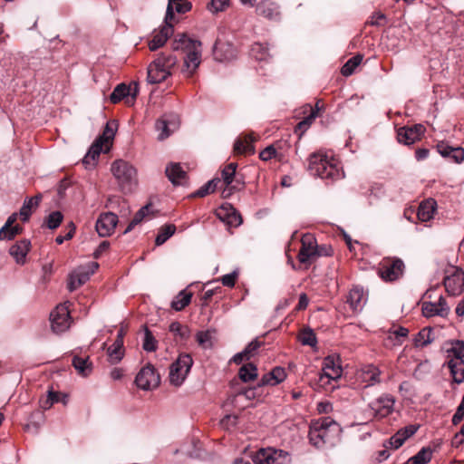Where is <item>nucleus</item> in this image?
Here are the masks:
<instances>
[{
	"label": "nucleus",
	"instance_id": "1",
	"mask_svg": "<svg viewBox=\"0 0 464 464\" xmlns=\"http://www.w3.org/2000/svg\"><path fill=\"white\" fill-rule=\"evenodd\" d=\"M342 427L331 417H322L313 421L309 428L310 443L317 449L335 446L340 440Z\"/></svg>",
	"mask_w": 464,
	"mask_h": 464
},
{
	"label": "nucleus",
	"instance_id": "2",
	"mask_svg": "<svg viewBox=\"0 0 464 464\" xmlns=\"http://www.w3.org/2000/svg\"><path fill=\"white\" fill-rule=\"evenodd\" d=\"M308 170L323 179L337 180L343 177L338 161L324 151L314 152L309 156Z\"/></svg>",
	"mask_w": 464,
	"mask_h": 464
},
{
	"label": "nucleus",
	"instance_id": "3",
	"mask_svg": "<svg viewBox=\"0 0 464 464\" xmlns=\"http://www.w3.org/2000/svg\"><path fill=\"white\" fill-rule=\"evenodd\" d=\"M172 48L186 51L184 72L188 77L191 76L201 63V43L187 37L186 34H179L172 44Z\"/></svg>",
	"mask_w": 464,
	"mask_h": 464
},
{
	"label": "nucleus",
	"instance_id": "4",
	"mask_svg": "<svg viewBox=\"0 0 464 464\" xmlns=\"http://www.w3.org/2000/svg\"><path fill=\"white\" fill-rule=\"evenodd\" d=\"M176 63L177 58L172 54H160L148 66L147 82L156 84L165 81L170 75V69Z\"/></svg>",
	"mask_w": 464,
	"mask_h": 464
},
{
	"label": "nucleus",
	"instance_id": "5",
	"mask_svg": "<svg viewBox=\"0 0 464 464\" xmlns=\"http://www.w3.org/2000/svg\"><path fill=\"white\" fill-rule=\"evenodd\" d=\"M314 234H303L301 237V248L298 253V260L301 264H311L316 256H331L333 249L326 246H319Z\"/></svg>",
	"mask_w": 464,
	"mask_h": 464
},
{
	"label": "nucleus",
	"instance_id": "6",
	"mask_svg": "<svg viewBox=\"0 0 464 464\" xmlns=\"http://www.w3.org/2000/svg\"><path fill=\"white\" fill-rule=\"evenodd\" d=\"M111 172L123 190H130L137 184V171L129 162L119 160L112 163Z\"/></svg>",
	"mask_w": 464,
	"mask_h": 464
},
{
	"label": "nucleus",
	"instance_id": "7",
	"mask_svg": "<svg viewBox=\"0 0 464 464\" xmlns=\"http://www.w3.org/2000/svg\"><path fill=\"white\" fill-rule=\"evenodd\" d=\"M193 365V359L188 353H180L169 367V382L172 385L180 386L186 380Z\"/></svg>",
	"mask_w": 464,
	"mask_h": 464
},
{
	"label": "nucleus",
	"instance_id": "8",
	"mask_svg": "<svg viewBox=\"0 0 464 464\" xmlns=\"http://www.w3.org/2000/svg\"><path fill=\"white\" fill-rule=\"evenodd\" d=\"M404 267V263L400 258H384L380 263L378 274L382 280L392 282L402 276Z\"/></svg>",
	"mask_w": 464,
	"mask_h": 464
},
{
	"label": "nucleus",
	"instance_id": "9",
	"mask_svg": "<svg viewBox=\"0 0 464 464\" xmlns=\"http://www.w3.org/2000/svg\"><path fill=\"white\" fill-rule=\"evenodd\" d=\"M160 382V375L150 363L142 367L135 378L136 385L143 391H150L157 388Z\"/></svg>",
	"mask_w": 464,
	"mask_h": 464
},
{
	"label": "nucleus",
	"instance_id": "10",
	"mask_svg": "<svg viewBox=\"0 0 464 464\" xmlns=\"http://www.w3.org/2000/svg\"><path fill=\"white\" fill-rule=\"evenodd\" d=\"M99 268V264L97 262H90L85 266H80L75 270H73L69 277L68 288L71 292L74 291L84 283H86L91 275L94 274V272Z\"/></svg>",
	"mask_w": 464,
	"mask_h": 464
},
{
	"label": "nucleus",
	"instance_id": "11",
	"mask_svg": "<svg viewBox=\"0 0 464 464\" xmlns=\"http://www.w3.org/2000/svg\"><path fill=\"white\" fill-rule=\"evenodd\" d=\"M258 464H291L292 459L288 452L273 448L261 449L256 454Z\"/></svg>",
	"mask_w": 464,
	"mask_h": 464
},
{
	"label": "nucleus",
	"instance_id": "12",
	"mask_svg": "<svg viewBox=\"0 0 464 464\" xmlns=\"http://www.w3.org/2000/svg\"><path fill=\"white\" fill-rule=\"evenodd\" d=\"M52 330L62 334L70 327V312L65 305L60 304L50 314Z\"/></svg>",
	"mask_w": 464,
	"mask_h": 464
},
{
	"label": "nucleus",
	"instance_id": "13",
	"mask_svg": "<svg viewBox=\"0 0 464 464\" xmlns=\"http://www.w3.org/2000/svg\"><path fill=\"white\" fill-rule=\"evenodd\" d=\"M424 132L425 127L421 124L401 127L397 130V140L401 144L411 145L420 140Z\"/></svg>",
	"mask_w": 464,
	"mask_h": 464
},
{
	"label": "nucleus",
	"instance_id": "14",
	"mask_svg": "<svg viewBox=\"0 0 464 464\" xmlns=\"http://www.w3.org/2000/svg\"><path fill=\"white\" fill-rule=\"evenodd\" d=\"M443 283L448 294L451 295H459L464 288V271L454 267L453 272L445 276Z\"/></svg>",
	"mask_w": 464,
	"mask_h": 464
},
{
	"label": "nucleus",
	"instance_id": "15",
	"mask_svg": "<svg viewBox=\"0 0 464 464\" xmlns=\"http://www.w3.org/2000/svg\"><path fill=\"white\" fill-rule=\"evenodd\" d=\"M421 310L425 317L437 315L445 318L450 314V308L445 298L440 296L437 302H423Z\"/></svg>",
	"mask_w": 464,
	"mask_h": 464
},
{
	"label": "nucleus",
	"instance_id": "16",
	"mask_svg": "<svg viewBox=\"0 0 464 464\" xmlns=\"http://www.w3.org/2000/svg\"><path fill=\"white\" fill-rule=\"evenodd\" d=\"M324 373L320 376V381L324 378L330 380H337L342 376L343 369L340 364V359L335 355H328L323 362Z\"/></svg>",
	"mask_w": 464,
	"mask_h": 464
},
{
	"label": "nucleus",
	"instance_id": "17",
	"mask_svg": "<svg viewBox=\"0 0 464 464\" xmlns=\"http://www.w3.org/2000/svg\"><path fill=\"white\" fill-rule=\"evenodd\" d=\"M395 400L391 395H382L371 404V408L374 411V416L382 419L390 415L393 411Z\"/></svg>",
	"mask_w": 464,
	"mask_h": 464
},
{
	"label": "nucleus",
	"instance_id": "18",
	"mask_svg": "<svg viewBox=\"0 0 464 464\" xmlns=\"http://www.w3.org/2000/svg\"><path fill=\"white\" fill-rule=\"evenodd\" d=\"M380 375L381 370L377 366L367 364L357 372V380L364 383V387L366 388L380 383Z\"/></svg>",
	"mask_w": 464,
	"mask_h": 464
},
{
	"label": "nucleus",
	"instance_id": "19",
	"mask_svg": "<svg viewBox=\"0 0 464 464\" xmlns=\"http://www.w3.org/2000/svg\"><path fill=\"white\" fill-rule=\"evenodd\" d=\"M367 302V293L363 287L354 285L347 295V304L353 313L361 312Z\"/></svg>",
	"mask_w": 464,
	"mask_h": 464
},
{
	"label": "nucleus",
	"instance_id": "20",
	"mask_svg": "<svg viewBox=\"0 0 464 464\" xmlns=\"http://www.w3.org/2000/svg\"><path fill=\"white\" fill-rule=\"evenodd\" d=\"M125 334V330L121 327L117 334L115 341L107 350L108 360L111 364L120 362L124 356L123 338Z\"/></svg>",
	"mask_w": 464,
	"mask_h": 464
},
{
	"label": "nucleus",
	"instance_id": "21",
	"mask_svg": "<svg viewBox=\"0 0 464 464\" xmlns=\"http://www.w3.org/2000/svg\"><path fill=\"white\" fill-rule=\"evenodd\" d=\"M172 34L173 27L171 23H165L159 31L154 33L152 39L149 42L150 50L156 51L163 46Z\"/></svg>",
	"mask_w": 464,
	"mask_h": 464
},
{
	"label": "nucleus",
	"instance_id": "22",
	"mask_svg": "<svg viewBox=\"0 0 464 464\" xmlns=\"http://www.w3.org/2000/svg\"><path fill=\"white\" fill-rule=\"evenodd\" d=\"M110 146L105 145L101 140H95V141L90 147L88 152L82 160V163L86 168L93 167L96 164L97 159L99 158L102 151H108Z\"/></svg>",
	"mask_w": 464,
	"mask_h": 464
},
{
	"label": "nucleus",
	"instance_id": "23",
	"mask_svg": "<svg viewBox=\"0 0 464 464\" xmlns=\"http://www.w3.org/2000/svg\"><path fill=\"white\" fill-rule=\"evenodd\" d=\"M256 14L270 20L280 18V10L277 4L270 0H262L256 5Z\"/></svg>",
	"mask_w": 464,
	"mask_h": 464
},
{
	"label": "nucleus",
	"instance_id": "24",
	"mask_svg": "<svg viewBox=\"0 0 464 464\" xmlns=\"http://www.w3.org/2000/svg\"><path fill=\"white\" fill-rule=\"evenodd\" d=\"M156 209L151 203L142 207L134 216L130 223L128 225L124 232H130L135 228V226L143 222L150 220L154 217Z\"/></svg>",
	"mask_w": 464,
	"mask_h": 464
},
{
	"label": "nucleus",
	"instance_id": "25",
	"mask_svg": "<svg viewBox=\"0 0 464 464\" xmlns=\"http://www.w3.org/2000/svg\"><path fill=\"white\" fill-rule=\"evenodd\" d=\"M31 242L27 239H23L13 245L10 249V255L14 258L17 264H24L25 257L30 250Z\"/></svg>",
	"mask_w": 464,
	"mask_h": 464
},
{
	"label": "nucleus",
	"instance_id": "26",
	"mask_svg": "<svg viewBox=\"0 0 464 464\" xmlns=\"http://www.w3.org/2000/svg\"><path fill=\"white\" fill-rule=\"evenodd\" d=\"M191 8V4L186 0H169L165 23H171L174 17V10L179 14H185Z\"/></svg>",
	"mask_w": 464,
	"mask_h": 464
},
{
	"label": "nucleus",
	"instance_id": "27",
	"mask_svg": "<svg viewBox=\"0 0 464 464\" xmlns=\"http://www.w3.org/2000/svg\"><path fill=\"white\" fill-rule=\"evenodd\" d=\"M166 175L173 185H184L187 182V173L179 163H171L166 168Z\"/></svg>",
	"mask_w": 464,
	"mask_h": 464
},
{
	"label": "nucleus",
	"instance_id": "28",
	"mask_svg": "<svg viewBox=\"0 0 464 464\" xmlns=\"http://www.w3.org/2000/svg\"><path fill=\"white\" fill-rule=\"evenodd\" d=\"M418 430V426L409 425L405 428L399 430L389 440L391 446L397 450L399 449L404 441L411 437Z\"/></svg>",
	"mask_w": 464,
	"mask_h": 464
},
{
	"label": "nucleus",
	"instance_id": "29",
	"mask_svg": "<svg viewBox=\"0 0 464 464\" xmlns=\"http://www.w3.org/2000/svg\"><path fill=\"white\" fill-rule=\"evenodd\" d=\"M436 209V200L431 198H427L420 204L417 211V217L420 221L427 222L433 218Z\"/></svg>",
	"mask_w": 464,
	"mask_h": 464
},
{
	"label": "nucleus",
	"instance_id": "30",
	"mask_svg": "<svg viewBox=\"0 0 464 464\" xmlns=\"http://www.w3.org/2000/svg\"><path fill=\"white\" fill-rule=\"evenodd\" d=\"M117 223V215L112 212L102 213L96 221V231L104 230L105 232H111L116 227Z\"/></svg>",
	"mask_w": 464,
	"mask_h": 464
},
{
	"label": "nucleus",
	"instance_id": "31",
	"mask_svg": "<svg viewBox=\"0 0 464 464\" xmlns=\"http://www.w3.org/2000/svg\"><path fill=\"white\" fill-rule=\"evenodd\" d=\"M177 126L178 125L174 118L172 120H169L166 117H163L158 120L155 124V128L159 132L158 139L160 140L167 139Z\"/></svg>",
	"mask_w": 464,
	"mask_h": 464
},
{
	"label": "nucleus",
	"instance_id": "32",
	"mask_svg": "<svg viewBox=\"0 0 464 464\" xmlns=\"http://www.w3.org/2000/svg\"><path fill=\"white\" fill-rule=\"evenodd\" d=\"M447 366L450 372L453 382L459 384L464 381V360L451 358L447 361Z\"/></svg>",
	"mask_w": 464,
	"mask_h": 464
},
{
	"label": "nucleus",
	"instance_id": "33",
	"mask_svg": "<svg viewBox=\"0 0 464 464\" xmlns=\"http://www.w3.org/2000/svg\"><path fill=\"white\" fill-rule=\"evenodd\" d=\"M254 141L255 139L251 134L239 137L234 143V151L237 154H254Z\"/></svg>",
	"mask_w": 464,
	"mask_h": 464
},
{
	"label": "nucleus",
	"instance_id": "34",
	"mask_svg": "<svg viewBox=\"0 0 464 464\" xmlns=\"http://www.w3.org/2000/svg\"><path fill=\"white\" fill-rule=\"evenodd\" d=\"M286 377L285 369L275 367L269 373L265 374L261 379V384L276 385L282 382Z\"/></svg>",
	"mask_w": 464,
	"mask_h": 464
},
{
	"label": "nucleus",
	"instance_id": "35",
	"mask_svg": "<svg viewBox=\"0 0 464 464\" xmlns=\"http://www.w3.org/2000/svg\"><path fill=\"white\" fill-rule=\"evenodd\" d=\"M169 331L174 335L175 340L186 342L190 336V329L188 325L181 324L179 322H172L169 326Z\"/></svg>",
	"mask_w": 464,
	"mask_h": 464
},
{
	"label": "nucleus",
	"instance_id": "36",
	"mask_svg": "<svg viewBox=\"0 0 464 464\" xmlns=\"http://www.w3.org/2000/svg\"><path fill=\"white\" fill-rule=\"evenodd\" d=\"M41 200V196L26 198L20 208L19 216L21 219L25 222L29 219L32 211L35 209Z\"/></svg>",
	"mask_w": 464,
	"mask_h": 464
},
{
	"label": "nucleus",
	"instance_id": "37",
	"mask_svg": "<svg viewBox=\"0 0 464 464\" xmlns=\"http://www.w3.org/2000/svg\"><path fill=\"white\" fill-rule=\"evenodd\" d=\"M191 298V292L182 290L172 300L171 308L174 309L175 311H181L189 304Z\"/></svg>",
	"mask_w": 464,
	"mask_h": 464
},
{
	"label": "nucleus",
	"instance_id": "38",
	"mask_svg": "<svg viewBox=\"0 0 464 464\" xmlns=\"http://www.w3.org/2000/svg\"><path fill=\"white\" fill-rule=\"evenodd\" d=\"M214 56L217 60L225 61L235 57V51L230 44H216L213 49Z\"/></svg>",
	"mask_w": 464,
	"mask_h": 464
},
{
	"label": "nucleus",
	"instance_id": "39",
	"mask_svg": "<svg viewBox=\"0 0 464 464\" xmlns=\"http://www.w3.org/2000/svg\"><path fill=\"white\" fill-rule=\"evenodd\" d=\"M238 376L244 382L254 381L257 377V368L253 363L244 364L239 369Z\"/></svg>",
	"mask_w": 464,
	"mask_h": 464
},
{
	"label": "nucleus",
	"instance_id": "40",
	"mask_svg": "<svg viewBox=\"0 0 464 464\" xmlns=\"http://www.w3.org/2000/svg\"><path fill=\"white\" fill-rule=\"evenodd\" d=\"M432 329L423 328L421 329L416 337L414 338V344L417 347H424L433 341Z\"/></svg>",
	"mask_w": 464,
	"mask_h": 464
},
{
	"label": "nucleus",
	"instance_id": "41",
	"mask_svg": "<svg viewBox=\"0 0 464 464\" xmlns=\"http://www.w3.org/2000/svg\"><path fill=\"white\" fill-rule=\"evenodd\" d=\"M432 457L430 448H422L416 455L407 460V464H427Z\"/></svg>",
	"mask_w": 464,
	"mask_h": 464
},
{
	"label": "nucleus",
	"instance_id": "42",
	"mask_svg": "<svg viewBox=\"0 0 464 464\" xmlns=\"http://www.w3.org/2000/svg\"><path fill=\"white\" fill-rule=\"evenodd\" d=\"M130 88L129 86H127L124 83H120L114 88L113 92L111 93L110 101L114 104L118 103L123 98L130 95Z\"/></svg>",
	"mask_w": 464,
	"mask_h": 464
},
{
	"label": "nucleus",
	"instance_id": "43",
	"mask_svg": "<svg viewBox=\"0 0 464 464\" xmlns=\"http://www.w3.org/2000/svg\"><path fill=\"white\" fill-rule=\"evenodd\" d=\"M72 365L75 368V370L83 376L88 375L92 371V364L89 362L88 358L74 356L72 358Z\"/></svg>",
	"mask_w": 464,
	"mask_h": 464
},
{
	"label": "nucleus",
	"instance_id": "44",
	"mask_svg": "<svg viewBox=\"0 0 464 464\" xmlns=\"http://www.w3.org/2000/svg\"><path fill=\"white\" fill-rule=\"evenodd\" d=\"M237 164L231 162L227 164L221 171V176L227 187H230L236 177Z\"/></svg>",
	"mask_w": 464,
	"mask_h": 464
},
{
	"label": "nucleus",
	"instance_id": "45",
	"mask_svg": "<svg viewBox=\"0 0 464 464\" xmlns=\"http://www.w3.org/2000/svg\"><path fill=\"white\" fill-rule=\"evenodd\" d=\"M298 339L303 345L314 347L317 343L315 334L311 328H305L299 334Z\"/></svg>",
	"mask_w": 464,
	"mask_h": 464
},
{
	"label": "nucleus",
	"instance_id": "46",
	"mask_svg": "<svg viewBox=\"0 0 464 464\" xmlns=\"http://www.w3.org/2000/svg\"><path fill=\"white\" fill-rule=\"evenodd\" d=\"M448 353V360L451 358H458L464 360V342L463 341H454L452 345L447 351Z\"/></svg>",
	"mask_w": 464,
	"mask_h": 464
},
{
	"label": "nucleus",
	"instance_id": "47",
	"mask_svg": "<svg viewBox=\"0 0 464 464\" xmlns=\"http://www.w3.org/2000/svg\"><path fill=\"white\" fill-rule=\"evenodd\" d=\"M362 56L355 55L349 59L342 67L341 72L343 76H350L353 73L354 69L362 63Z\"/></svg>",
	"mask_w": 464,
	"mask_h": 464
},
{
	"label": "nucleus",
	"instance_id": "48",
	"mask_svg": "<svg viewBox=\"0 0 464 464\" xmlns=\"http://www.w3.org/2000/svg\"><path fill=\"white\" fill-rule=\"evenodd\" d=\"M251 53L256 60H266L269 57L268 45L256 43L252 45Z\"/></svg>",
	"mask_w": 464,
	"mask_h": 464
},
{
	"label": "nucleus",
	"instance_id": "49",
	"mask_svg": "<svg viewBox=\"0 0 464 464\" xmlns=\"http://www.w3.org/2000/svg\"><path fill=\"white\" fill-rule=\"evenodd\" d=\"M220 182L219 179H214L203 185L199 189L192 194L193 197H205L206 195L214 192L218 184Z\"/></svg>",
	"mask_w": 464,
	"mask_h": 464
},
{
	"label": "nucleus",
	"instance_id": "50",
	"mask_svg": "<svg viewBox=\"0 0 464 464\" xmlns=\"http://www.w3.org/2000/svg\"><path fill=\"white\" fill-rule=\"evenodd\" d=\"M116 128V122H108L105 126L102 135L98 137L97 140H101L102 142H103L105 145L110 146L109 144L115 135Z\"/></svg>",
	"mask_w": 464,
	"mask_h": 464
},
{
	"label": "nucleus",
	"instance_id": "51",
	"mask_svg": "<svg viewBox=\"0 0 464 464\" xmlns=\"http://www.w3.org/2000/svg\"><path fill=\"white\" fill-rule=\"evenodd\" d=\"M63 217L60 211H53L45 218L47 228L53 230L56 229L61 224Z\"/></svg>",
	"mask_w": 464,
	"mask_h": 464
},
{
	"label": "nucleus",
	"instance_id": "52",
	"mask_svg": "<svg viewBox=\"0 0 464 464\" xmlns=\"http://www.w3.org/2000/svg\"><path fill=\"white\" fill-rule=\"evenodd\" d=\"M157 340L152 333L145 327L143 349L147 352H155L157 350Z\"/></svg>",
	"mask_w": 464,
	"mask_h": 464
},
{
	"label": "nucleus",
	"instance_id": "53",
	"mask_svg": "<svg viewBox=\"0 0 464 464\" xmlns=\"http://www.w3.org/2000/svg\"><path fill=\"white\" fill-rule=\"evenodd\" d=\"M228 211H230L231 215L226 224L228 226V228H236L242 224V217L235 208H228Z\"/></svg>",
	"mask_w": 464,
	"mask_h": 464
},
{
	"label": "nucleus",
	"instance_id": "54",
	"mask_svg": "<svg viewBox=\"0 0 464 464\" xmlns=\"http://www.w3.org/2000/svg\"><path fill=\"white\" fill-rule=\"evenodd\" d=\"M19 214L14 213L12 214L6 220L5 224L0 228V232H20L22 227L18 225L14 226V223L17 219V216Z\"/></svg>",
	"mask_w": 464,
	"mask_h": 464
},
{
	"label": "nucleus",
	"instance_id": "55",
	"mask_svg": "<svg viewBox=\"0 0 464 464\" xmlns=\"http://www.w3.org/2000/svg\"><path fill=\"white\" fill-rule=\"evenodd\" d=\"M264 344L263 342L259 341L258 338L254 339L252 342H250L246 347L243 350L244 353L246 356V360H249L251 357H253L257 350Z\"/></svg>",
	"mask_w": 464,
	"mask_h": 464
},
{
	"label": "nucleus",
	"instance_id": "56",
	"mask_svg": "<svg viewBox=\"0 0 464 464\" xmlns=\"http://www.w3.org/2000/svg\"><path fill=\"white\" fill-rule=\"evenodd\" d=\"M198 343L204 349L211 348V335L208 331H200L196 334Z\"/></svg>",
	"mask_w": 464,
	"mask_h": 464
},
{
	"label": "nucleus",
	"instance_id": "57",
	"mask_svg": "<svg viewBox=\"0 0 464 464\" xmlns=\"http://www.w3.org/2000/svg\"><path fill=\"white\" fill-rule=\"evenodd\" d=\"M387 23L385 14L382 12H374L371 16L368 24L372 26H384Z\"/></svg>",
	"mask_w": 464,
	"mask_h": 464
},
{
	"label": "nucleus",
	"instance_id": "58",
	"mask_svg": "<svg viewBox=\"0 0 464 464\" xmlns=\"http://www.w3.org/2000/svg\"><path fill=\"white\" fill-rule=\"evenodd\" d=\"M317 111L318 103L316 104V109H312L311 113L297 124V128L305 130L317 117Z\"/></svg>",
	"mask_w": 464,
	"mask_h": 464
},
{
	"label": "nucleus",
	"instance_id": "59",
	"mask_svg": "<svg viewBox=\"0 0 464 464\" xmlns=\"http://www.w3.org/2000/svg\"><path fill=\"white\" fill-rule=\"evenodd\" d=\"M227 5L228 0H211L208 8L211 13L215 14L223 11Z\"/></svg>",
	"mask_w": 464,
	"mask_h": 464
},
{
	"label": "nucleus",
	"instance_id": "60",
	"mask_svg": "<svg viewBox=\"0 0 464 464\" xmlns=\"http://www.w3.org/2000/svg\"><path fill=\"white\" fill-rule=\"evenodd\" d=\"M228 208H233L230 204H224L217 210V217L226 224L227 219L229 218L231 213L228 211Z\"/></svg>",
	"mask_w": 464,
	"mask_h": 464
},
{
	"label": "nucleus",
	"instance_id": "61",
	"mask_svg": "<svg viewBox=\"0 0 464 464\" xmlns=\"http://www.w3.org/2000/svg\"><path fill=\"white\" fill-rule=\"evenodd\" d=\"M275 157H276V150L273 145L267 146L259 153V158L264 161H267Z\"/></svg>",
	"mask_w": 464,
	"mask_h": 464
},
{
	"label": "nucleus",
	"instance_id": "62",
	"mask_svg": "<svg viewBox=\"0 0 464 464\" xmlns=\"http://www.w3.org/2000/svg\"><path fill=\"white\" fill-rule=\"evenodd\" d=\"M237 278V273L233 271L230 274H227L221 277V282L223 285L227 287H233L236 284V280Z\"/></svg>",
	"mask_w": 464,
	"mask_h": 464
},
{
	"label": "nucleus",
	"instance_id": "63",
	"mask_svg": "<svg viewBox=\"0 0 464 464\" xmlns=\"http://www.w3.org/2000/svg\"><path fill=\"white\" fill-rule=\"evenodd\" d=\"M453 147L450 146L447 142L440 141L437 144L438 152L444 158H450Z\"/></svg>",
	"mask_w": 464,
	"mask_h": 464
},
{
	"label": "nucleus",
	"instance_id": "64",
	"mask_svg": "<svg viewBox=\"0 0 464 464\" xmlns=\"http://www.w3.org/2000/svg\"><path fill=\"white\" fill-rule=\"evenodd\" d=\"M450 158L457 163L462 161L464 160V150L460 147H453Z\"/></svg>",
	"mask_w": 464,
	"mask_h": 464
}]
</instances>
